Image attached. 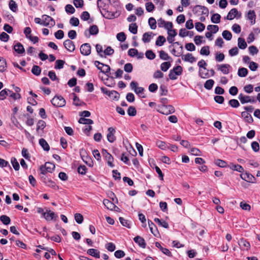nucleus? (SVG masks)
<instances>
[{
    "instance_id": "obj_1",
    "label": "nucleus",
    "mask_w": 260,
    "mask_h": 260,
    "mask_svg": "<svg viewBox=\"0 0 260 260\" xmlns=\"http://www.w3.org/2000/svg\"><path fill=\"white\" fill-rule=\"evenodd\" d=\"M118 0H98L97 5L102 9L101 13L106 19H112L118 17L120 15Z\"/></svg>"
},
{
    "instance_id": "obj_2",
    "label": "nucleus",
    "mask_w": 260,
    "mask_h": 260,
    "mask_svg": "<svg viewBox=\"0 0 260 260\" xmlns=\"http://www.w3.org/2000/svg\"><path fill=\"white\" fill-rule=\"evenodd\" d=\"M157 111L164 115H169L175 112V109L172 105L158 106Z\"/></svg>"
},
{
    "instance_id": "obj_3",
    "label": "nucleus",
    "mask_w": 260,
    "mask_h": 260,
    "mask_svg": "<svg viewBox=\"0 0 260 260\" xmlns=\"http://www.w3.org/2000/svg\"><path fill=\"white\" fill-rule=\"evenodd\" d=\"M52 104L56 107H62L66 105V100L61 95L55 96L51 101Z\"/></svg>"
},
{
    "instance_id": "obj_4",
    "label": "nucleus",
    "mask_w": 260,
    "mask_h": 260,
    "mask_svg": "<svg viewBox=\"0 0 260 260\" xmlns=\"http://www.w3.org/2000/svg\"><path fill=\"white\" fill-rule=\"evenodd\" d=\"M102 153L103 157L107 161L108 165L110 167L113 168L114 166L113 164L114 158L112 155L110 154L106 149H103L102 150Z\"/></svg>"
},
{
    "instance_id": "obj_5",
    "label": "nucleus",
    "mask_w": 260,
    "mask_h": 260,
    "mask_svg": "<svg viewBox=\"0 0 260 260\" xmlns=\"http://www.w3.org/2000/svg\"><path fill=\"white\" fill-rule=\"evenodd\" d=\"M238 99L240 100L242 104L248 103H255L256 102L254 97L244 95L243 93H240L238 95Z\"/></svg>"
},
{
    "instance_id": "obj_6",
    "label": "nucleus",
    "mask_w": 260,
    "mask_h": 260,
    "mask_svg": "<svg viewBox=\"0 0 260 260\" xmlns=\"http://www.w3.org/2000/svg\"><path fill=\"white\" fill-rule=\"evenodd\" d=\"M43 21V26L53 27L55 25V21L51 17L43 15L42 16Z\"/></svg>"
},
{
    "instance_id": "obj_7",
    "label": "nucleus",
    "mask_w": 260,
    "mask_h": 260,
    "mask_svg": "<svg viewBox=\"0 0 260 260\" xmlns=\"http://www.w3.org/2000/svg\"><path fill=\"white\" fill-rule=\"evenodd\" d=\"M241 16V13H239L238 10L236 8L232 9L228 13L225 19L228 20H233L235 17L239 18Z\"/></svg>"
},
{
    "instance_id": "obj_8",
    "label": "nucleus",
    "mask_w": 260,
    "mask_h": 260,
    "mask_svg": "<svg viewBox=\"0 0 260 260\" xmlns=\"http://www.w3.org/2000/svg\"><path fill=\"white\" fill-rule=\"evenodd\" d=\"M81 53L85 56L89 55L91 53V46L89 43L82 44L80 48Z\"/></svg>"
},
{
    "instance_id": "obj_9",
    "label": "nucleus",
    "mask_w": 260,
    "mask_h": 260,
    "mask_svg": "<svg viewBox=\"0 0 260 260\" xmlns=\"http://www.w3.org/2000/svg\"><path fill=\"white\" fill-rule=\"evenodd\" d=\"M165 28L168 30V34L170 36L175 37L177 33L176 29H173V25L171 22H166L164 26Z\"/></svg>"
},
{
    "instance_id": "obj_10",
    "label": "nucleus",
    "mask_w": 260,
    "mask_h": 260,
    "mask_svg": "<svg viewBox=\"0 0 260 260\" xmlns=\"http://www.w3.org/2000/svg\"><path fill=\"white\" fill-rule=\"evenodd\" d=\"M108 132L107 135L108 141L110 143L114 142L116 140V137L114 135L116 132L115 128L113 127H110L108 128Z\"/></svg>"
},
{
    "instance_id": "obj_11",
    "label": "nucleus",
    "mask_w": 260,
    "mask_h": 260,
    "mask_svg": "<svg viewBox=\"0 0 260 260\" xmlns=\"http://www.w3.org/2000/svg\"><path fill=\"white\" fill-rule=\"evenodd\" d=\"M63 46L70 52H73L75 49V46L74 42L69 39L64 41Z\"/></svg>"
},
{
    "instance_id": "obj_12",
    "label": "nucleus",
    "mask_w": 260,
    "mask_h": 260,
    "mask_svg": "<svg viewBox=\"0 0 260 260\" xmlns=\"http://www.w3.org/2000/svg\"><path fill=\"white\" fill-rule=\"evenodd\" d=\"M240 248L242 250H248L250 247V244L246 240L242 238L238 242Z\"/></svg>"
},
{
    "instance_id": "obj_13",
    "label": "nucleus",
    "mask_w": 260,
    "mask_h": 260,
    "mask_svg": "<svg viewBox=\"0 0 260 260\" xmlns=\"http://www.w3.org/2000/svg\"><path fill=\"white\" fill-rule=\"evenodd\" d=\"M44 217L47 221H51L52 220H55L57 217V215L51 210H47L46 213L44 214Z\"/></svg>"
},
{
    "instance_id": "obj_14",
    "label": "nucleus",
    "mask_w": 260,
    "mask_h": 260,
    "mask_svg": "<svg viewBox=\"0 0 260 260\" xmlns=\"http://www.w3.org/2000/svg\"><path fill=\"white\" fill-rule=\"evenodd\" d=\"M134 241L138 244L139 246L143 248H145L146 246V243L145 240L142 237L137 236L134 238Z\"/></svg>"
},
{
    "instance_id": "obj_15",
    "label": "nucleus",
    "mask_w": 260,
    "mask_h": 260,
    "mask_svg": "<svg viewBox=\"0 0 260 260\" xmlns=\"http://www.w3.org/2000/svg\"><path fill=\"white\" fill-rule=\"evenodd\" d=\"M231 170L236 171L240 173H243L244 171V168L240 165H235L232 162H231L228 166Z\"/></svg>"
},
{
    "instance_id": "obj_16",
    "label": "nucleus",
    "mask_w": 260,
    "mask_h": 260,
    "mask_svg": "<svg viewBox=\"0 0 260 260\" xmlns=\"http://www.w3.org/2000/svg\"><path fill=\"white\" fill-rule=\"evenodd\" d=\"M87 253L96 258H99L100 257V252L96 249H89L87 251Z\"/></svg>"
},
{
    "instance_id": "obj_17",
    "label": "nucleus",
    "mask_w": 260,
    "mask_h": 260,
    "mask_svg": "<svg viewBox=\"0 0 260 260\" xmlns=\"http://www.w3.org/2000/svg\"><path fill=\"white\" fill-rule=\"evenodd\" d=\"M155 246L156 247L159 248V249L161 250V251L163 253H164L165 254H166V255H168L169 256H172V253L170 251V250L168 249H167V248L162 247L161 246V244H160V243L159 242H155Z\"/></svg>"
},
{
    "instance_id": "obj_18",
    "label": "nucleus",
    "mask_w": 260,
    "mask_h": 260,
    "mask_svg": "<svg viewBox=\"0 0 260 260\" xmlns=\"http://www.w3.org/2000/svg\"><path fill=\"white\" fill-rule=\"evenodd\" d=\"M218 70H220L224 74H228L229 73V69L231 67L229 64H223L218 65Z\"/></svg>"
},
{
    "instance_id": "obj_19",
    "label": "nucleus",
    "mask_w": 260,
    "mask_h": 260,
    "mask_svg": "<svg viewBox=\"0 0 260 260\" xmlns=\"http://www.w3.org/2000/svg\"><path fill=\"white\" fill-rule=\"evenodd\" d=\"M240 177L242 179L249 182H252L254 177L248 173H242L240 175Z\"/></svg>"
},
{
    "instance_id": "obj_20",
    "label": "nucleus",
    "mask_w": 260,
    "mask_h": 260,
    "mask_svg": "<svg viewBox=\"0 0 260 260\" xmlns=\"http://www.w3.org/2000/svg\"><path fill=\"white\" fill-rule=\"evenodd\" d=\"M247 18L250 20L251 24L253 25L255 23L256 14L254 10H249L247 14Z\"/></svg>"
},
{
    "instance_id": "obj_21",
    "label": "nucleus",
    "mask_w": 260,
    "mask_h": 260,
    "mask_svg": "<svg viewBox=\"0 0 260 260\" xmlns=\"http://www.w3.org/2000/svg\"><path fill=\"white\" fill-rule=\"evenodd\" d=\"M14 49L18 54H23L25 52V49L21 43L18 42L14 46Z\"/></svg>"
},
{
    "instance_id": "obj_22",
    "label": "nucleus",
    "mask_w": 260,
    "mask_h": 260,
    "mask_svg": "<svg viewBox=\"0 0 260 260\" xmlns=\"http://www.w3.org/2000/svg\"><path fill=\"white\" fill-rule=\"evenodd\" d=\"M182 58L185 61L189 62L190 63H193L196 61V58L192 56V54L189 53L183 56Z\"/></svg>"
},
{
    "instance_id": "obj_23",
    "label": "nucleus",
    "mask_w": 260,
    "mask_h": 260,
    "mask_svg": "<svg viewBox=\"0 0 260 260\" xmlns=\"http://www.w3.org/2000/svg\"><path fill=\"white\" fill-rule=\"evenodd\" d=\"M39 144L45 151H48L49 150L50 146L44 139L41 138L39 140Z\"/></svg>"
},
{
    "instance_id": "obj_24",
    "label": "nucleus",
    "mask_w": 260,
    "mask_h": 260,
    "mask_svg": "<svg viewBox=\"0 0 260 260\" xmlns=\"http://www.w3.org/2000/svg\"><path fill=\"white\" fill-rule=\"evenodd\" d=\"M241 116L248 123H252L253 121V119L251 115L247 112L244 111L241 113Z\"/></svg>"
},
{
    "instance_id": "obj_25",
    "label": "nucleus",
    "mask_w": 260,
    "mask_h": 260,
    "mask_svg": "<svg viewBox=\"0 0 260 260\" xmlns=\"http://www.w3.org/2000/svg\"><path fill=\"white\" fill-rule=\"evenodd\" d=\"M238 46L241 49H245L247 46V43L243 38H239L238 39Z\"/></svg>"
},
{
    "instance_id": "obj_26",
    "label": "nucleus",
    "mask_w": 260,
    "mask_h": 260,
    "mask_svg": "<svg viewBox=\"0 0 260 260\" xmlns=\"http://www.w3.org/2000/svg\"><path fill=\"white\" fill-rule=\"evenodd\" d=\"M148 225L151 232L155 236L158 233V231L156 225L150 220H148Z\"/></svg>"
},
{
    "instance_id": "obj_27",
    "label": "nucleus",
    "mask_w": 260,
    "mask_h": 260,
    "mask_svg": "<svg viewBox=\"0 0 260 260\" xmlns=\"http://www.w3.org/2000/svg\"><path fill=\"white\" fill-rule=\"evenodd\" d=\"M103 204L104 206L109 210H113V207H114V204L108 199H104L103 200Z\"/></svg>"
},
{
    "instance_id": "obj_28",
    "label": "nucleus",
    "mask_w": 260,
    "mask_h": 260,
    "mask_svg": "<svg viewBox=\"0 0 260 260\" xmlns=\"http://www.w3.org/2000/svg\"><path fill=\"white\" fill-rule=\"evenodd\" d=\"M10 9L13 12H16L18 10V6L16 2L13 0H10L9 3Z\"/></svg>"
},
{
    "instance_id": "obj_29",
    "label": "nucleus",
    "mask_w": 260,
    "mask_h": 260,
    "mask_svg": "<svg viewBox=\"0 0 260 260\" xmlns=\"http://www.w3.org/2000/svg\"><path fill=\"white\" fill-rule=\"evenodd\" d=\"M44 166L46 168V170L49 173H52V171L54 170L55 167V165L50 162H46L44 165Z\"/></svg>"
},
{
    "instance_id": "obj_30",
    "label": "nucleus",
    "mask_w": 260,
    "mask_h": 260,
    "mask_svg": "<svg viewBox=\"0 0 260 260\" xmlns=\"http://www.w3.org/2000/svg\"><path fill=\"white\" fill-rule=\"evenodd\" d=\"M7 68L6 59L0 56V72H4Z\"/></svg>"
},
{
    "instance_id": "obj_31",
    "label": "nucleus",
    "mask_w": 260,
    "mask_h": 260,
    "mask_svg": "<svg viewBox=\"0 0 260 260\" xmlns=\"http://www.w3.org/2000/svg\"><path fill=\"white\" fill-rule=\"evenodd\" d=\"M83 161L88 166L91 167L93 166V162L91 160V158L87 155H81Z\"/></svg>"
},
{
    "instance_id": "obj_32",
    "label": "nucleus",
    "mask_w": 260,
    "mask_h": 260,
    "mask_svg": "<svg viewBox=\"0 0 260 260\" xmlns=\"http://www.w3.org/2000/svg\"><path fill=\"white\" fill-rule=\"evenodd\" d=\"M166 41V38L163 36H159L155 42V45L158 46H161Z\"/></svg>"
},
{
    "instance_id": "obj_33",
    "label": "nucleus",
    "mask_w": 260,
    "mask_h": 260,
    "mask_svg": "<svg viewBox=\"0 0 260 260\" xmlns=\"http://www.w3.org/2000/svg\"><path fill=\"white\" fill-rule=\"evenodd\" d=\"M153 34L152 32H145L143 35L142 41L144 43H148L150 41L151 36Z\"/></svg>"
},
{
    "instance_id": "obj_34",
    "label": "nucleus",
    "mask_w": 260,
    "mask_h": 260,
    "mask_svg": "<svg viewBox=\"0 0 260 260\" xmlns=\"http://www.w3.org/2000/svg\"><path fill=\"white\" fill-rule=\"evenodd\" d=\"M248 74V70L245 68H240L238 71V75L239 77H245Z\"/></svg>"
},
{
    "instance_id": "obj_35",
    "label": "nucleus",
    "mask_w": 260,
    "mask_h": 260,
    "mask_svg": "<svg viewBox=\"0 0 260 260\" xmlns=\"http://www.w3.org/2000/svg\"><path fill=\"white\" fill-rule=\"evenodd\" d=\"M99 28L96 25L90 26L89 28V35H96L99 33Z\"/></svg>"
},
{
    "instance_id": "obj_36",
    "label": "nucleus",
    "mask_w": 260,
    "mask_h": 260,
    "mask_svg": "<svg viewBox=\"0 0 260 260\" xmlns=\"http://www.w3.org/2000/svg\"><path fill=\"white\" fill-rule=\"evenodd\" d=\"M214 84V81L212 79L207 80L204 84V87L207 90H210L212 88Z\"/></svg>"
},
{
    "instance_id": "obj_37",
    "label": "nucleus",
    "mask_w": 260,
    "mask_h": 260,
    "mask_svg": "<svg viewBox=\"0 0 260 260\" xmlns=\"http://www.w3.org/2000/svg\"><path fill=\"white\" fill-rule=\"evenodd\" d=\"M221 16L218 14H214L211 17L212 22L214 23H219L220 21Z\"/></svg>"
},
{
    "instance_id": "obj_38",
    "label": "nucleus",
    "mask_w": 260,
    "mask_h": 260,
    "mask_svg": "<svg viewBox=\"0 0 260 260\" xmlns=\"http://www.w3.org/2000/svg\"><path fill=\"white\" fill-rule=\"evenodd\" d=\"M0 220L5 225H8L10 224L11 222L10 218L5 215H3L0 216Z\"/></svg>"
},
{
    "instance_id": "obj_39",
    "label": "nucleus",
    "mask_w": 260,
    "mask_h": 260,
    "mask_svg": "<svg viewBox=\"0 0 260 260\" xmlns=\"http://www.w3.org/2000/svg\"><path fill=\"white\" fill-rule=\"evenodd\" d=\"M154 221L160 226H161L166 229L169 228V224L165 221H162L160 219H159L158 218H155L154 219Z\"/></svg>"
},
{
    "instance_id": "obj_40",
    "label": "nucleus",
    "mask_w": 260,
    "mask_h": 260,
    "mask_svg": "<svg viewBox=\"0 0 260 260\" xmlns=\"http://www.w3.org/2000/svg\"><path fill=\"white\" fill-rule=\"evenodd\" d=\"M215 164L216 165L219 166L221 168H226L228 167L229 165H228L227 162L223 160L217 159L215 161Z\"/></svg>"
},
{
    "instance_id": "obj_41",
    "label": "nucleus",
    "mask_w": 260,
    "mask_h": 260,
    "mask_svg": "<svg viewBox=\"0 0 260 260\" xmlns=\"http://www.w3.org/2000/svg\"><path fill=\"white\" fill-rule=\"evenodd\" d=\"M11 90L8 89H4L0 92V100H3L6 98V96L9 95Z\"/></svg>"
},
{
    "instance_id": "obj_42",
    "label": "nucleus",
    "mask_w": 260,
    "mask_h": 260,
    "mask_svg": "<svg viewBox=\"0 0 260 260\" xmlns=\"http://www.w3.org/2000/svg\"><path fill=\"white\" fill-rule=\"evenodd\" d=\"M31 72L35 75L39 76L41 74V69L39 66L34 65L31 69Z\"/></svg>"
},
{
    "instance_id": "obj_43",
    "label": "nucleus",
    "mask_w": 260,
    "mask_h": 260,
    "mask_svg": "<svg viewBox=\"0 0 260 260\" xmlns=\"http://www.w3.org/2000/svg\"><path fill=\"white\" fill-rule=\"evenodd\" d=\"M65 61L63 60L58 59L55 62V65L54 68L55 69H61L63 68Z\"/></svg>"
},
{
    "instance_id": "obj_44",
    "label": "nucleus",
    "mask_w": 260,
    "mask_h": 260,
    "mask_svg": "<svg viewBox=\"0 0 260 260\" xmlns=\"http://www.w3.org/2000/svg\"><path fill=\"white\" fill-rule=\"evenodd\" d=\"M129 30L133 34H136L138 31V26L136 23H131L129 25Z\"/></svg>"
},
{
    "instance_id": "obj_45",
    "label": "nucleus",
    "mask_w": 260,
    "mask_h": 260,
    "mask_svg": "<svg viewBox=\"0 0 260 260\" xmlns=\"http://www.w3.org/2000/svg\"><path fill=\"white\" fill-rule=\"evenodd\" d=\"M222 35L223 38L228 41L231 40L232 38V33L229 30H224L222 33Z\"/></svg>"
},
{
    "instance_id": "obj_46",
    "label": "nucleus",
    "mask_w": 260,
    "mask_h": 260,
    "mask_svg": "<svg viewBox=\"0 0 260 260\" xmlns=\"http://www.w3.org/2000/svg\"><path fill=\"white\" fill-rule=\"evenodd\" d=\"M148 23L152 29H155L156 28V21L153 17H150L149 19Z\"/></svg>"
},
{
    "instance_id": "obj_47",
    "label": "nucleus",
    "mask_w": 260,
    "mask_h": 260,
    "mask_svg": "<svg viewBox=\"0 0 260 260\" xmlns=\"http://www.w3.org/2000/svg\"><path fill=\"white\" fill-rule=\"evenodd\" d=\"M11 163L13 166V167L14 168L15 171L19 170L20 168V166L16 158L12 157L11 158Z\"/></svg>"
},
{
    "instance_id": "obj_48",
    "label": "nucleus",
    "mask_w": 260,
    "mask_h": 260,
    "mask_svg": "<svg viewBox=\"0 0 260 260\" xmlns=\"http://www.w3.org/2000/svg\"><path fill=\"white\" fill-rule=\"evenodd\" d=\"M119 220L123 226L129 229L131 228L130 222L128 220L125 219L123 217H119Z\"/></svg>"
},
{
    "instance_id": "obj_49",
    "label": "nucleus",
    "mask_w": 260,
    "mask_h": 260,
    "mask_svg": "<svg viewBox=\"0 0 260 260\" xmlns=\"http://www.w3.org/2000/svg\"><path fill=\"white\" fill-rule=\"evenodd\" d=\"M171 64L170 62H164L160 65V69L164 72H166L171 67Z\"/></svg>"
},
{
    "instance_id": "obj_50",
    "label": "nucleus",
    "mask_w": 260,
    "mask_h": 260,
    "mask_svg": "<svg viewBox=\"0 0 260 260\" xmlns=\"http://www.w3.org/2000/svg\"><path fill=\"white\" fill-rule=\"evenodd\" d=\"M114 52V50L110 47L108 46L107 48L103 51L104 57H106V55H111Z\"/></svg>"
},
{
    "instance_id": "obj_51",
    "label": "nucleus",
    "mask_w": 260,
    "mask_h": 260,
    "mask_svg": "<svg viewBox=\"0 0 260 260\" xmlns=\"http://www.w3.org/2000/svg\"><path fill=\"white\" fill-rule=\"evenodd\" d=\"M159 57L163 60H169L171 57L168 55V54L163 50H160L159 52Z\"/></svg>"
},
{
    "instance_id": "obj_52",
    "label": "nucleus",
    "mask_w": 260,
    "mask_h": 260,
    "mask_svg": "<svg viewBox=\"0 0 260 260\" xmlns=\"http://www.w3.org/2000/svg\"><path fill=\"white\" fill-rule=\"evenodd\" d=\"M46 126V122L42 120H40L38 121L37 126V131L38 132L39 129L43 130Z\"/></svg>"
},
{
    "instance_id": "obj_53",
    "label": "nucleus",
    "mask_w": 260,
    "mask_h": 260,
    "mask_svg": "<svg viewBox=\"0 0 260 260\" xmlns=\"http://www.w3.org/2000/svg\"><path fill=\"white\" fill-rule=\"evenodd\" d=\"M79 122L82 124H91L93 123V121L90 119H86L84 117H81L79 119Z\"/></svg>"
},
{
    "instance_id": "obj_54",
    "label": "nucleus",
    "mask_w": 260,
    "mask_h": 260,
    "mask_svg": "<svg viewBox=\"0 0 260 260\" xmlns=\"http://www.w3.org/2000/svg\"><path fill=\"white\" fill-rule=\"evenodd\" d=\"M146 57L150 60L154 59L156 57L155 53L151 50H147L145 53Z\"/></svg>"
},
{
    "instance_id": "obj_55",
    "label": "nucleus",
    "mask_w": 260,
    "mask_h": 260,
    "mask_svg": "<svg viewBox=\"0 0 260 260\" xmlns=\"http://www.w3.org/2000/svg\"><path fill=\"white\" fill-rule=\"evenodd\" d=\"M200 54L202 55H208L210 54L209 47L206 46L203 47L200 50Z\"/></svg>"
},
{
    "instance_id": "obj_56",
    "label": "nucleus",
    "mask_w": 260,
    "mask_h": 260,
    "mask_svg": "<svg viewBox=\"0 0 260 260\" xmlns=\"http://www.w3.org/2000/svg\"><path fill=\"white\" fill-rule=\"evenodd\" d=\"M207 28L208 30H211V32L213 34L216 33L219 29L218 26L216 25H209Z\"/></svg>"
},
{
    "instance_id": "obj_57",
    "label": "nucleus",
    "mask_w": 260,
    "mask_h": 260,
    "mask_svg": "<svg viewBox=\"0 0 260 260\" xmlns=\"http://www.w3.org/2000/svg\"><path fill=\"white\" fill-rule=\"evenodd\" d=\"M45 184L52 188H58V187L56 185L55 183L50 179H47V181H45Z\"/></svg>"
},
{
    "instance_id": "obj_58",
    "label": "nucleus",
    "mask_w": 260,
    "mask_h": 260,
    "mask_svg": "<svg viewBox=\"0 0 260 260\" xmlns=\"http://www.w3.org/2000/svg\"><path fill=\"white\" fill-rule=\"evenodd\" d=\"M229 104L233 108H238L240 106V103L237 100L232 99L229 101Z\"/></svg>"
},
{
    "instance_id": "obj_59",
    "label": "nucleus",
    "mask_w": 260,
    "mask_h": 260,
    "mask_svg": "<svg viewBox=\"0 0 260 260\" xmlns=\"http://www.w3.org/2000/svg\"><path fill=\"white\" fill-rule=\"evenodd\" d=\"M127 114L130 116H134L137 114L136 108L133 106H130L127 110Z\"/></svg>"
},
{
    "instance_id": "obj_60",
    "label": "nucleus",
    "mask_w": 260,
    "mask_h": 260,
    "mask_svg": "<svg viewBox=\"0 0 260 260\" xmlns=\"http://www.w3.org/2000/svg\"><path fill=\"white\" fill-rule=\"evenodd\" d=\"M195 27L198 31L201 32L205 29V25L201 22H196Z\"/></svg>"
},
{
    "instance_id": "obj_61",
    "label": "nucleus",
    "mask_w": 260,
    "mask_h": 260,
    "mask_svg": "<svg viewBox=\"0 0 260 260\" xmlns=\"http://www.w3.org/2000/svg\"><path fill=\"white\" fill-rule=\"evenodd\" d=\"M102 66L104 67L102 73L106 75L108 77H109V74L110 73L111 70L110 66L106 64H102Z\"/></svg>"
},
{
    "instance_id": "obj_62",
    "label": "nucleus",
    "mask_w": 260,
    "mask_h": 260,
    "mask_svg": "<svg viewBox=\"0 0 260 260\" xmlns=\"http://www.w3.org/2000/svg\"><path fill=\"white\" fill-rule=\"evenodd\" d=\"M75 219L78 224H81L83 221V216L80 213H76L74 215Z\"/></svg>"
},
{
    "instance_id": "obj_63",
    "label": "nucleus",
    "mask_w": 260,
    "mask_h": 260,
    "mask_svg": "<svg viewBox=\"0 0 260 260\" xmlns=\"http://www.w3.org/2000/svg\"><path fill=\"white\" fill-rule=\"evenodd\" d=\"M192 12L194 14L198 15L202 14V6L197 5L192 9Z\"/></svg>"
},
{
    "instance_id": "obj_64",
    "label": "nucleus",
    "mask_w": 260,
    "mask_h": 260,
    "mask_svg": "<svg viewBox=\"0 0 260 260\" xmlns=\"http://www.w3.org/2000/svg\"><path fill=\"white\" fill-rule=\"evenodd\" d=\"M109 96L113 100H118L119 98V94L116 91L112 90L111 93Z\"/></svg>"
}]
</instances>
